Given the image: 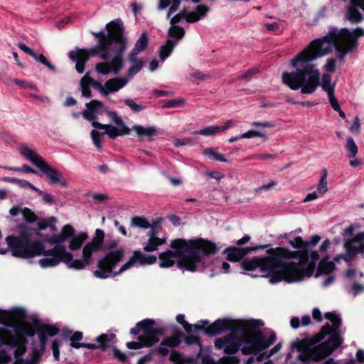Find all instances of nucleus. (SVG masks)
<instances>
[{
    "label": "nucleus",
    "instance_id": "nucleus-1",
    "mask_svg": "<svg viewBox=\"0 0 364 364\" xmlns=\"http://www.w3.org/2000/svg\"><path fill=\"white\" fill-rule=\"evenodd\" d=\"M364 36V28L356 27L353 31L348 28H332L321 38L312 41L308 46L291 60L294 72H284L282 82L292 90L301 88V94H312L320 85V71L313 63L318 58L332 51H337V58L343 60L346 55L358 47V38Z\"/></svg>",
    "mask_w": 364,
    "mask_h": 364
},
{
    "label": "nucleus",
    "instance_id": "nucleus-2",
    "mask_svg": "<svg viewBox=\"0 0 364 364\" xmlns=\"http://www.w3.org/2000/svg\"><path fill=\"white\" fill-rule=\"evenodd\" d=\"M168 250L159 255L161 268L173 267L177 260V267L189 272L202 271L208 266V257L219 251L217 245L203 238H194L186 240L177 238L171 241Z\"/></svg>",
    "mask_w": 364,
    "mask_h": 364
},
{
    "label": "nucleus",
    "instance_id": "nucleus-3",
    "mask_svg": "<svg viewBox=\"0 0 364 364\" xmlns=\"http://www.w3.org/2000/svg\"><path fill=\"white\" fill-rule=\"evenodd\" d=\"M280 273L287 283L301 281L306 275L303 274L305 267L302 264L309 262V249L304 247L299 250L291 251L283 247H277Z\"/></svg>",
    "mask_w": 364,
    "mask_h": 364
},
{
    "label": "nucleus",
    "instance_id": "nucleus-4",
    "mask_svg": "<svg viewBox=\"0 0 364 364\" xmlns=\"http://www.w3.org/2000/svg\"><path fill=\"white\" fill-rule=\"evenodd\" d=\"M266 253L267 255L264 257L244 259L241 263L242 268L247 272L259 268L262 273L269 277L272 284L282 282L284 277L280 273L276 248L267 249Z\"/></svg>",
    "mask_w": 364,
    "mask_h": 364
},
{
    "label": "nucleus",
    "instance_id": "nucleus-5",
    "mask_svg": "<svg viewBox=\"0 0 364 364\" xmlns=\"http://www.w3.org/2000/svg\"><path fill=\"white\" fill-rule=\"evenodd\" d=\"M18 236L9 235L6 237V242L11 251L12 256L24 259L26 253L33 250V244L40 242V240H31L32 235L38 234V232L36 228L25 224L18 225Z\"/></svg>",
    "mask_w": 364,
    "mask_h": 364
},
{
    "label": "nucleus",
    "instance_id": "nucleus-6",
    "mask_svg": "<svg viewBox=\"0 0 364 364\" xmlns=\"http://www.w3.org/2000/svg\"><path fill=\"white\" fill-rule=\"evenodd\" d=\"M118 246L116 240H112L105 245L102 250L107 251L105 255L98 260L97 269L93 274L97 278L105 279L113 277V269L122 261L125 255L124 249L121 247L114 250Z\"/></svg>",
    "mask_w": 364,
    "mask_h": 364
},
{
    "label": "nucleus",
    "instance_id": "nucleus-7",
    "mask_svg": "<svg viewBox=\"0 0 364 364\" xmlns=\"http://www.w3.org/2000/svg\"><path fill=\"white\" fill-rule=\"evenodd\" d=\"M254 321L245 320H234L230 318H219L210 324L208 320H202V325H194L195 331H203L209 336H215L223 333L224 331L239 332L240 330H246L254 326Z\"/></svg>",
    "mask_w": 364,
    "mask_h": 364
},
{
    "label": "nucleus",
    "instance_id": "nucleus-8",
    "mask_svg": "<svg viewBox=\"0 0 364 364\" xmlns=\"http://www.w3.org/2000/svg\"><path fill=\"white\" fill-rule=\"evenodd\" d=\"M104 107L102 102L92 100L86 104V109L82 112L83 118L92 122V126L95 129H105L103 134H107L112 139H115L119 136L129 135L130 129L127 126L114 127L110 124H102L97 122V112Z\"/></svg>",
    "mask_w": 364,
    "mask_h": 364
},
{
    "label": "nucleus",
    "instance_id": "nucleus-9",
    "mask_svg": "<svg viewBox=\"0 0 364 364\" xmlns=\"http://www.w3.org/2000/svg\"><path fill=\"white\" fill-rule=\"evenodd\" d=\"M20 154L33 165L39 168L49 179L50 183L57 184L62 177V173L50 166L45 159L35 151L26 145H22L19 149Z\"/></svg>",
    "mask_w": 364,
    "mask_h": 364
},
{
    "label": "nucleus",
    "instance_id": "nucleus-10",
    "mask_svg": "<svg viewBox=\"0 0 364 364\" xmlns=\"http://www.w3.org/2000/svg\"><path fill=\"white\" fill-rule=\"evenodd\" d=\"M107 36L109 41L106 49L101 51L100 58L107 60L109 57L111 46H121L122 42H125L127 37L125 36V28L120 19H114L107 23Z\"/></svg>",
    "mask_w": 364,
    "mask_h": 364
},
{
    "label": "nucleus",
    "instance_id": "nucleus-11",
    "mask_svg": "<svg viewBox=\"0 0 364 364\" xmlns=\"http://www.w3.org/2000/svg\"><path fill=\"white\" fill-rule=\"evenodd\" d=\"M33 245V250L26 253L24 259L33 258L40 255L63 258V262H68L72 259V253L67 252L65 247L63 245H55L53 248L49 250H45V245L41 241Z\"/></svg>",
    "mask_w": 364,
    "mask_h": 364
},
{
    "label": "nucleus",
    "instance_id": "nucleus-12",
    "mask_svg": "<svg viewBox=\"0 0 364 364\" xmlns=\"http://www.w3.org/2000/svg\"><path fill=\"white\" fill-rule=\"evenodd\" d=\"M246 321H255L253 322L254 326L250 327L246 330H240L239 332L242 333L241 340L242 343H244L245 346L241 348L242 353L243 355H247L251 354L257 355L259 352L262 351L260 350V346L252 341V335H253V328H256L257 326H263L264 322L262 320L259 319H252V320H245Z\"/></svg>",
    "mask_w": 364,
    "mask_h": 364
},
{
    "label": "nucleus",
    "instance_id": "nucleus-13",
    "mask_svg": "<svg viewBox=\"0 0 364 364\" xmlns=\"http://www.w3.org/2000/svg\"><path fill=\"white\" fill-rule=\"evenodd\" d=\"M155 321L149 318L143 319L138 322L135 327L130 329L132 335H138L140 332L141 335L138 336H144L146 339H159L160 336L164 334V328L161 327H154Z\"/></svg>",
    "mask_w": 364,
    "mask_h": 364
},
{
    "label": "nucleus",
    "instance_id": "nucleus-14",
    "mask_svg": "<svg viewBox=\"0 0 364 364\" xmlns=\"http://www.w3.org/2000/svg\"><path fill=\"white\" fill-rule=\"evenodd\" d=\"M33 326L36 331L40 341L39 350L44 353L48 342V336L53 337L57 335L60 330L53 324L42 323L38 318L33 320Z\"/></svg>",
    "mask_w": 364,
    "mask_h": 364
},
{
    "label": "nucleus",
    "instance_id": "nucleus-15",
    "mask_svg": "<svg viewBox=\"0 0 364 364\" xmlns=\"http://www.w3.org/2000/svg\"><path fill=\"white\" fill-rule=\"evenodd\" d=\"M156 260L157 258L154 255L143 254L139 250H135L129 259L124 264L118 271L113 273V277H117L134 267L137 262H139L140 264L144 265L153 264L156 262Z\"/></svg>",
    "mask_w": 364,
    "mask_h": 364
},
{
    "label": "nucleus",
    "instance_id": "nucleus-16",
    "mask_svg": "<svg viewBox=\"0 0 364 364\" xmlns=\"http://www.w3.org/2000/svg\"><path fill=\"white\" fill-rule=\"evenodd\" d=\"M105 237V234L104 230L101 229H97L95 230V236L92 237L91 242L87 243L83 247L86 262L88 263L90 262V256H92L94 252L102 250Z\"/></svg>",
    "mask_w": 364,
    "mask_h": 364
},
{
    "label": "nucleus",
    "instance_id": "nucleus-17",
    "mask_svg": "<svg viewBox=\"0 0 364 364\" xmlns=\"http://www.w3.org/2000/svg\"><path fill=\"white\" fill-rule=\"evenodd\" d=\"M346 2L348 0H342ZM350 3L346 7V18L351 23H358L364 20V16L359 9L364 11V0H349Z\"/></svg>",
    "mask_w": 364,
    "mask_h": 364
},
{
    "label": "nucleus",
    "instance_id": "nucleus-18",
    "mask_svg": "<svg viewBox=\"0 0 364 364\" xmlns=\"http://www.w3.org/2000/svg\"><path fill=\"white\" fill-rule=\"evenodd\" d=\"M91 34L96 38L98 39V43L96 46L89 49H78L79 52H80L83 55L85 54L87 55L88 58L90 55H95L98 53H100L102 50L106 49V46L108 45L107 42L109 38L107 36V33H106L104 31H100L99 32H91Z\"/></svg>",
    "mask_w": 364,
    "mask_h": 364
},
{
    "label": "nucleus",
    "instance_id": "nucleus-19",
    "mask_svg": "<svg viewBox=\"0 0 364 364\" xmlns=\"http://www.w3.org/2000/svg\"><path fill=\"white\" fill-rule=\"evenodd\" d=\"M314 344L309 338H304L300 340L296 338V341L291 343V350L296 349L301 353L298 355V360L302 362H308L311 360V350L304 351L309 350L311 345Z\"/></svg>",
    "mask_w": 364,
    "mask_h": 364
},
{
    "label": "nucleus",
    "instance_id": "nucleus-20",
    "mask_svg": "<svg viewBox=\"0 0 364 364\" xmlns=\"http://www.w3.org/2000/svg\"><path fill=\"white\" fill-rule=\"evenodd\" d=\"M120 43L121 46H114L113 50L115 53V55L112 60L108 63L111 72L115 74H117L124 65L122 55L127 48L128 38L125 42L120 41Z\"/></svg>",
    "mask_w": 364,
    "mask_h": 364
},
{
    "label": "nucleus",
    "instance_id": "nucleus-21",
    "mask_svg": "<svg viewBox=\"0 0 364 364\" xmlns=\"http://www.w3.org/2000/svg\"><path fill=\"white\" fill-rule=\"evenodd\" d=\"M345 247L349 255L355 256L364 252V232L358 233L353 238L345 243Z\"/></svg>",
    "mask_w": 364,
    "mask_h": 364
},
{
    "label": "nucleus",
    "instance_id": "nucleus-22",
    "mask_svg": "<svg viewBox=\"0 0 364 364\" xmlns=\"http://www.w3.org/2000/svg\"><path fill=\"white\" fill-rule=\"evenodd\" d=\"M223 255L229 262H237L248 255V251L246 247L230 246L223 250Z\"/></svg>",
    "mask_w": 364,
    "mask_h": 364
},
{
    "label": "nucleus",
    "instance_id": "nucleus-23",
    "mask_svg": "<svg viewBox=\"0 0 364 364\" xmlns=\"http://www.w3.org/2000/svg\"><path fill=\"white\" fill-rule=\"evenodd\" d=\"M27 341L24 336L21 335H14L10 337L6 346L16 348L14 351V357L18 359L26 352Z\"/></svg>",
    "mask_w": 364,
    "mask_h": 364
},
{
    "label": "nucleus",
    "instance_id": "nucleus-24",
    "mask_svg": "<svg viewBox=\"0 0 364 364\" xmlns=\"http://www.w3.org/2000/svg\"><path fill=\"white\" fill-rule=\"evenodd\" d=\"M252 338L254 341L260 346V350H265L276 341V334L272 332L268 339L266 338L264 334L259 329L253 328Z\"/></svg>",
    "mask_w": 364,
    "mask_h": 364
},
{
    "label": "nucleus",
    "instance_id": "nucleus-25",
    "mask_svg": "<svg viewBox=\"0 0 364 364\" xmlns=\"http://www.w3.org/2000/svg\"><path fill=\"white\" fill-rule=\"evenodd\" d=\"M343 343V339L341 336L340 331H333L329 338L324 342L321 343L322 348L326 351L328 355H331L333 352L338 348Z\"/></svg>",
    "mask_w": 364,
    "mask_h": 364
},
{
    "label": "nucleus",
    "instance_id": "nucleus-26",
    "mask_svg": "<svg viewBox=\"0 0 364 364\" xmlns=\"http://www.w3.org/2000/svg\"><path fill=\"white\" fill-rule=\"evenodd\" d=\"M137 342H127L126 346L129 349L138 350L143 348H151L159 342L160 339H146L144 336H137Z\"/></svg>",
    "mask_w": 364,
    "mask_h": 364
},
{
    "label": "nucleus",
    "instance_id": "nucleus-27",
    "mask_svg": "<svg viewBox=\"0 0 364 364\" xmlns=\"http://www.w3.org/2000/svg\"><path fill=\"white\" fill-rule=\"evenodd\" d=\"M186 35L185 29L178 25H171L167 32V40L171 41L175 45L177 44L184 38Z\"/></svg>",
    "mask_w": 364,
    "mask_h": 364
},
{
    "label": "nucleus",
    "instance_id": "nucleus-28",
    "mask_svg": "<svg viewBox=\"0 0 364 364\" xmlns=\"http://www.w3.org/2000/svg\"><path fill=\"white\" fill-rule=\"evenodd\" d=\"M228 336H230L231 338L227 341L224 352L227 355H234L239 351L242 346L241 337L239 338L233 333L228 334Z\"/></svg>",
    "mask_w": 364,
    "mask_h": 364
},
{
    "label": "nucleus",
    "instance_id": "nucleus-29",
    "mask_svg": "<svg viewBox=\"0 0 364 364\" xmlns=\"http://www.w3.org/2000/svg\"><path fill=\"white\" fill-rule=\"evenodd\" d=\"M128 80L125 77H113L106 81L105 87L107 95L110 92H115L125 87Z\"/></svg>",
    "mask_w": 364,
    "mask_h": 364
},
{
    "label": "nucleus",
    "instance_id": "nucleus-30",
    "mask_svg": "<svg viewBox=\"0 0 364 364\" xmlns=\"http://www.w3.org/2000/svg\"><path fill=\"white\" fill-rule=\"evenodd\" d=\"M69 58L76 62L75 68L79 73H82L85 70V65L86 62L88 60V56L87 54L83 55L79 50L77 51L72 50L68 54Z\"/></svg>",
    "mask_w": 364,
    "mask_h": 364
},
{
    "label": "nucleus",
    "instance_id": "nucleus-31",
    "mask_svg": "<svg viewBox=\"0 0 364 364\" xmlns=\"http://www.w3.org/2000/svg\"><path fill=\"white\" fill-rule=\"evenodd\" d=\"M88 238V234L85 232H80L71 237L68 247L70 250L75 251L80 249L85 240Z\"/></svg>",
    "mask_w": 364,
    "mask_h": 364
},
{
    "label": "nucleus",
    "instance_id": "nucleus-32",
    "mask_svg": "<svg viewBox=\"0 0 364 364\" xmlns=\"http://www.w3.org/2000/svg\"><path fill=\"white\" fill-rule=\"evenodd\" d=\"M114 337V335L112 333L109 335L106 333L101 334L100 336H97L95 339L98 344L92 343L95 346V348L90 349H101L102 350L105 351L106 349L109 347V343H111Z\"/></svg>",
    "mask_w": 364,
    "mask_h": 364
},
{
    "label": "nucleus",
    "instance_id": "nucleus-33",
    "mask_svg": "<svg viewBox=\"0 0 364 364\" xmlns=\"http://www.w3.org/2000/svg\"><path fill=\"white\" fill-rule=\"evenodd\" d=\"M82 259H73V255L72 254V259L68 262H64L67 264L70 269H74L76 270H81L85 268L86 266L90 265L93 262L92 256H90V262H86L84 256V250H82Z\"/></svg>",
    "mask_w": 364,
    "mask_h": 364
},
{
    "label": "nucleus",
    "instance_id": "nucleus-34",
    "mask_svg": "<svg viewBox=\"0 0 364 364\" xmlns=\"http://www.w3.org/2000/svg\"><path fill=\"white\" fill-rule=\"evenodd\" d=\"M183 336V333L179 331L176 330L173 332V335L165 338L161 342V346H168L170 348H176L178 347L181 343V337Z\"/></svg>",
    "mask_w": 364,
    "mask_h": 364
},
{
    "label": "nucleus",
    "instance_id": "nucleus-35",
    "mask_svg": "<svg viewBox=\"0 0 364 364\" xmlns=\"http://www.w3.org/2000/svg\"><path fill=\"white\" fill-rule=\"evenodd\" d=\"M309 258H311V261L309 262L308 265L305 267L304 269V272H303V274L307 277L312 276L314 274L316 267V262L319 259V255L316 251H312L311 253L309 252Z\"/></svg>",
    "mask_w": 364,
    "mask_h": 364
},
{
    "label": "nucleus",
    "instance_id": "nucleus-36",
    "mask_svg": "<svg viewBox=\"0 0 364 364\" xmlns=\"http://www.w3.org/2000/svg\"><path fill=\"white\" fill-rule=\"evenodd\" d=\"M82 339V333L80 331L75 332L70 338L71 347L79 349L80 348H94L95 346L92 343H79Z\"/></svg>",
    "mask_w": 364,
    "mask_h": 364
},
{
    "label": "nucleus",
    "instance_id": "nucleus-37",
    "mask_svg": "<svg viewBox=\"0 0 364 364\" xmlns=\"http://www.w3.org/2000/svg\"><path fill=\"white\" fill-rule=\"evenodd\" d=\"M333 333V327H331L328 323L323 325L318 333L315 334L310 339L312 343H317L321 341L327 335Z\"/></svg>",
    "mask_w": 364,
    "mask_h": 364
},
{
    "label": "nucleus",
    "instance_id": "nucleus-38",
    "mask_svg": "<svg viewBox=\"0 0 364 364\" xmlns=\"http://www.w3.org/2000/svg\"><path fill=\"white\" fill-rule=\"evenodd\" d=\"M336 269V265L333 262L330 261L328 263H324V261H320L317 267L315 277H318L321 274H330Z\"/></svg>",
    "mask_w": 364,
    "mask_h": 364
},
{
    "label": "nucleus",
    "instance_id": "nucleus-39",
    "mask_svg": "<svg viewBox=\"0 0 364 364\" xmlns=\"http://www.w3.org/2000/svg\"><path fill=\"white\" fill-rule=\"evenodd\" d=\"M26 318V311L21 307L14 308L11 311H9V322L20 321Z\"/></svg>",
    "mask_w": 364,
    "mask_h": 364
},
{
    "label": "nucleus",
    "instance_id": "nucleus-40",
    "mask_svg": "<svg viewBox=\"0 0 364 364\" xmlns=\"http://www.w3.org/2000/svg\"><path fill=\"white\" fill-rule=\"evenodd\" d=\"M132 129L136 132L138 136L151 137L156 135V129L153 127H144L141 125L135 124L132 127Z\"/></svg>",
    "mask_w": 364,
    "mask_h": 364
},
{
    "label": "nucleus",
    "instance_id": "nucleus-41",
    "mask_svg": "<svg viewBox=\"0 0 364 364\" xmlns=\"http://www.w3.org/2000/svg\"><path fill=\"white\" fill-rule=\"evenodd\" d=\"M176 46L171 41H166L165 44L159 47V58L161 60H165L173 52Z\"/></svg>",
    "mask_w": 364,
    "mask_h": 364
},
{
    "label": "nucleus",
    "instance_id": "nucleus-42",
    "mask_svg": "<svg viewBox=\"0 0 364 364\" xmlns=\"http://www.w3.org/2000/svg\"><path fill=\"white\" fill-rule=\"evenodd\" d=\"M13 328L15 329L14 335H21L22 336L25 335L28 337H33L36 333V331L33 326H32L31 327L28 324L21 326H16L14 324V327Z\"/></svg>",
    "mask_w": 364,
    "mask_h": 364
},
{
    "label": "nucleus",
    "instance_id": "nucleus-43",
    "mask_svg": "<svg viewBox=\"0 0 364 364\" xmlns=\"http://www.w3.org/2000/svg\"><path fill=\"white\" fill-rule=\"evenodd\" d=\"M130 225L132 228L148 229L151 227V223L144 216H133L131 218Z\"/></svg>",
    "mask_w": 364,
    "mask_h": 364
},
{
    "label": "nucleus",
    "instance_id": "nucleus-44",
    "mask_svg": "<svg viewBox=\"0 0 364 364\" xmlns=\"http://www.w3.org/2000/svg\"><path fill=\"white\" fill-rule=\"evenodd\" d=\"M149 45V36L146 32L141 34L139 39L135 43L133 50L141 53L146 50Z\"/></svg>",
    "mask_w": 364,
    "mask_h": 364
},
{
    "label": "nucleus",
    "instance_id": "nucleus-45",
    "mask_svg": "<svg viewBox=\"0 0 364 364\" xmlns=\"http://www.w3.org/2000/svg\"><path fill=\"white\" fill-rule=\"evenodd\" d=\"M329 356L323 348L319 344L318 346L311 350V360L318 362L326 357Z\"/></svg>",
    "mask_w": 364,
    "mask_h": 364
},
{
    "label": "nucleus",
    "instance_id": "nucleus-46",
    "mask_svg": "<svg viewBox=\"0 0 364 364\" xmlns=\"http://www.w3.org/2000/svg\"><path fill=\"white\" fill-rule=\"evenodd\" d=\"M166 242V239L164 238H149L147 245L144 247V251L146 252H153L156 251L158 249V247L162 245Z\"/></svg>",
    "mask_w": 364,
    "mask_h": 364
},
{
    "label": "nucleus",
    "instance_id": "nucleus-47",
    "mask_svg": "<svg viewBox=\"0 0 364 364\" xmlns=\"http://www.w3.org/2000/svg\"><path fill=\"white\" fill-rule=\"evenodd\" d=\"M106 112L107 117L111 119V120L117 125V126H127L124 122L122 120V119L118 116L117 113L116 112L113 111H107V108L104 106V107L99 110L97 112V114H101L102 112Z\"/></svg>",
    "mask_w": 364,
    "mask_h": 364
},
{
    "label": "nucleus",
    "instance_id": "nucleus-48",
    "mask_svg": "<svg viewBox=\"0 0 364 364\" xmlns=\"http://www.w3.org/2000/svg\"><path fill=\"white\" fill-rule=\"evenodd\" d=\"M203 154L208 156L210 159H214L218 161L228 162V159L224 156L223 154H220L217 151V149L214 148H206L203 151Z\"/></svg>",
    "mask_w": 364,
    "mask_h": 364
},
{
    "label": "nucleus",
    "instance_id": "nucleus-49",
    "mask_svg": "<svg viewBox=\"0 0 364 364\" xmlns=\"http://www.w3.org/2000/svg\"><path fill=\"white\" fill-rule=\"evenodd\" d=\"M63 259L58 257H46L41 259L38 262L41 267L47 268L57 266L60 262H63Z\"/></svg>",
    "mask_w": 364,
    "mask_h": 364
},
{
    "label": "nucleus",
    "instance_id": "nucleus-50",
    "mask_svg": "<svg viewBox=\"0 0 364 364\" xmlns=\"http://www.w3.org/2000/svg\"><path fill=\"white\" fill-rule=\"evenodd\" d=\"M346 149L348 156L350 158H355L358 154V146L352 137H348L346 140Z\"/></svg>",
    "mask_w": 364,
    "mask_h": 364
},
{
    "label": "nucleus",
    "instance_id": "nucleus-51",
    "mask_svg": "<svg viewBox=\"0 0 364 364\" xmlns=\"http://www.w3.org/2000/svg\"><path fill=\"white\" fill-rule=\"evenodd\" d=\"M325 318L332 323L333 331H340L341 319L337 314L333 312H327L325 314Z\"/></svg>",
    "mask_w": 364,
    "mask_h": 364
},
{
    "label": "nucleus",
    "instance_id": "nucleus-52",
    "mask_svg": "<svg viewBox=\"0 0 364 364\" xmlns=\"http://www.w3.org/2000/svg\"><path fill=\"white\" fill-rule=\"evenodd\" d=\"M328 171L326 168L323 169L321 178L317 185V191L319 193L323 194L328 191L327 186Z\"/></svg>",
    "mask_w": 364,
    "mask_h": 364
},
{
    "label": "nucleus",
    "instance_id": "nucleus-53",
    "mask_svg": "<svg viewBox=\"0 0 364 364\" xmlns=\"http://www.w3.org/2000/svg\"><path fill=\"white\" fill-rule=\"evenodd\" d=\"M4 181H7V182H11V183H16L21 188H30L31 189L33 190L34 191H35V189L38 188L26 180L6 177V178H4Z\"/></svg>",
    "mask_w": 364,
    "mask_h": 364
},
{
    "label": "nucleus",
    "instance_id": "nucleus-54",
    "mask_svg": "<svg viewBox=\"0 0 364 364\" xmlns=\"http://www.w3.org/2000/svg\"><path fill=\"white\" fill-rule=\"evenodd\" d=\"M60 236L65 241L70 238H71L75 234V230L73 225L70 224L65 225L60 232Z\"/></svg>",
    "mask_w": 364,
    "mask_h": 364
},
{
    "label": "nucleus",
    "instance_id": "nucleus-55",
    "mask_svg": "<svg viewBox=\"0 0 364 364\" xmlns=\"http://www.w3.org/2000/svg\"><path fill=\"white\" fill-rule=\"evenodd\" d=\"M169 359L171 361L176 363H189L191 362V358H186L182 353H180L177 350L171 351Z\"/></svg>",
    "mask_w": 364,
    "mask_h": 364
},
{
    "label": "nucleus",
    "instance_id": "nucleus-56",
    "mask_svg": "<svg viewBox=\"0 0 364 364\" xmlns=\"http://www.w3.org/2000/svg\"><path fill=\"white\" fill-rule=\"evenodd\" d=\"M252 137H261L264 139H267V136L265 133L255 129L249 130L239 136V138L242 139H250Z\"/></svg>",
    "mask_w": 364,
    "mask_h": 364
},
{
    "label": "nucleus",
    "instance_id": "nucleus-57",
    "mask_svg": "<svg viewBox=\"0 0 364 364\" xmlns=\"http://www.w3.org/2000/svg\"><path fill=\"white\" fill-rule=\"evenodd\" d=\"M35 191L42 197V200L43 203L52 205L56 204V200L54 198V196L51 194L47 193L39 188L35 189Z\"/></svg>",
    "mask_w": 364,
    "mask_h": 364
},
{
    "label": "nucleus",
    "instance_id": "nucleus-58",
    "mask_svg": "<svg viewBox=\"0 0 364 364\" xmlns=\"http://www.w3.org/2000/svg\"><path fill=\"white\" fill-rule=\"evenodd\" d=\"M218 132H219V128L218 127L209 126V127H206L200 130L195 131L193 132V134L210 136H213Z\"/></svg>",
    "mask_w": 364,
    "mask_h": 364
},
{
    "label": "nucleus",
    "instance_id": "nucleus-59",
    "mask_svg": "<svg viewBox=\"0 0 364 364\" xmlns=\"http://www.w3.org/2000/svg\"><path fill=\"white\" fill-rule=\"evenodd\" d=\"M124 102L132 111L136 113L140 112L146 108L142 104H137L132 99H125L124 100Z\"/></svg>",
    "mask_w": 364,
    "mask_h": 364
},
{
    "label": "nucleus",
    "instance_id": "nucleus-60",
    "mask_svg": "<svg viewBox=\"0 0 364 364\" xmlns=\"http://www.w3.org/2000/svg\"><path fill=\"white\" fill-rule=\"evenodd\" d=\"M35 57H32L36 61L40 62L43 65H46L50 70L56 72V68L50 62H49L43 54H37L35 52Z\"/></svg>",
    "mask_w": 364,
    "mask_h": 364
},
{
    "label": "nucleus",
    "instance_id": "nucleus-61",
    "mask_svg": "<svg viewBox=\"0 0 364 364\" xmlns=\"http://www.w3.org/2000/svg\"><path fill=\"white\" fill-rule=\"evenodd\" d=\"M44 241L48 242L50 245H61V243L65 242L62 236H60V233L53 235H46L44 237Z\"/></svg>",
    "mask_w": 364,
    "mask_h": 364
},
{
    "label": "nucleus",
    "instance_id": "nucleus-62",
    "mask_svg": "<svg viewBox=\"0 0 364 364\" xmlns=\"http://www.w3.org/2000/svg\"><path fill=\"white\" fill-rule=\"evenodd\" d=\"M288 243L294 248L297 249L298 250H301L304 247H306V243H305V240L301 236H297L294 238V240H290L288 241Z\"/></svg>",
    "mask_w": 364,
    "mask_h": 364
},
{
    "label": "nucleus",
    "instance_id": "nucleus-63",
    "mask_svg": "<svg viewBox=\"0 0 364 364\" xmlns=\"http://www.w3.org/2000/svg\"><path fill=\"white\" fill-rule=\"evenodd\" d=\"M23 219L28 223H33L36 221L37 216L33 211L28 208H24L21 210Z\"/></svg>",
    "mask_w": 364,
    "mask_h": 364
},
{
    "label": "nucleus",
    "instance_id": "nucleus-64",
    "mask_svg": "<svg viewBox=\"0 0 364 364\" xmlns=\"http://www.w3.org/2000/svg\"><path fill=\"white\" fill-rule=\"evenodd\" d=\"M331 76L328 73L322 75L321 87L324 91H328L330 89H335V85H331Z\"/></svg>",
    "mask_w": 364,
    "mask_h": 364
}]
</instances>
